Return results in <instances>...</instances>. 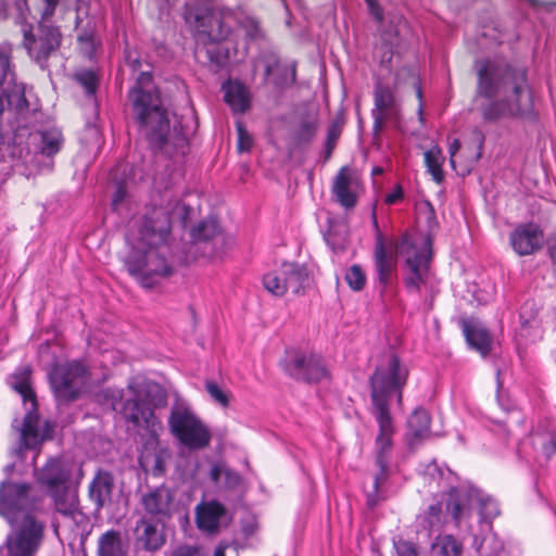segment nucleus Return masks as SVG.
<instances>
[{"label": "nucleus", "instance_id": "052dcab7", "mask_svg": "<svg viewBox=\"0 0 556 556\" xmlns=\"http://www.w3.org/2000/svg\"><path fill=\"white\" fill-rule=\"evenodd\" d=\"M227 548V545H224V544H219L215 551H214V556H226L225 555V551Z\"/></svg>", "mask_w": 556, "mask_h": 556}, {"label": "nucleus", "instance_id": "6e6552de", "mask_svg": "<svg viewBox=\"0 0 556 556\" xmlns=\"http://www.w3.org/2000/svg\"><path fill=\"white\" fill-rule=\"evenodd\" d=\"M62 41L60 28L50 21L38 20L37 26L23 27V47L28 56L42 70L48 67L49 58L55 53Z\"/></svg>", "mask_w": 556, "mask_h": 556}, {"label": "nucleus", "instance_id": "37998d69", "mask_svg": "<svg viewBox=\"0 0 556 556\" xmlns=\"http://www.w3.org/2000/svg\"><path fill=\"white\" fill-rule=\"evenodd\" d=\"M219 231V225L216 219H205L191 230V237L194 241H208L215 238Z\"/></svg>", "mask_w": 556, "mask_h": 556}, {"label": "nucleus", "instance_id": "4be33fe9", "mask_svg": "<svg viewBox=\"0 0 556 556\" xmlns=\"http://www.w3.org/2000/svg\"><path fill=\"white\" fill-rule=\"evenodd\" d=\"M137 542L141 547L149 552L159 551L166 542L163 528L147 518L138 520L136 526Z\"/></svg>", "mask_w": 556, "mask_h": 556}, {"label": "nucleus", "instance_id": "b1692460", "mask_svg": "<svg viewBox=\"0 0 556 556\" xmlns=\"http://www.w3.org/2000/svg\"><path fill=\"white\" fill-rule=\"evenodd\" d=\"M446 495V514L451 516L455 526L459 527L463 519L470 517L471 496L467 491L457 488H451Z\"/></svg>", "mask_w": 556, "mask_h": 556}, {"label": "nucleus", "instance_id": "aec40b11", "mask_svg": "<svg viewBox=\"0 0 556 556\" xmlns=\"http://www.w3.org/2000/svg\"><path fill=\"white\" fill-rule=\"evenodd\" d=\"M174 494L164 484L142 494L140 503L144 511L153 517H170Z\"/></svg>", "mask_w": 556, "mask_h": 556}, {"label": "nucleus", "instance_id": "bf43d9fd", "mask_svg": "<svg viewBox=\"0 0 556 556\" xmlns=\"http://www.w3.org/2000/svg\"><path fill=\"white\" fill-rule=\"evenodd\" d=\"M459 148H460L459 140L458 139H454V141L451 143L450 149H448V152H450V163H451L452 167H455L454 156L457 153V151L459 150Z\"/></svg>", "mask_w": 556, "mask_h": 556}, {"label": "nucleus", "instance_id": "4c0bfd02", "mask_svg": "<svg viewBox=\"0 0 556 556\" xmlns=\"http://www.w3.org/2000/svg\"><path fill=\"white\" fill-rule=\"evenodd\" d=\"M378 468L379 471L374 477L372 490L366 494V504L369 508H375L380 502L386 500L384 491L381 490V486L388 480L389 465L378 466Z\"/></svg>", "mask_w": 556, "mask_h": 556}, {"label": "nucleus", "instance_id": "f3484780", "mask_svg": "<svg viewBox=\"0 0 556 556\" xmlns=\"http://www.w3.org/2000/svg\"><path fill=\"white\" fill-rule=\"evenodd\" d=\"M28 483L2 481L0 483V515L11 521L17 513L29 506Z\"/></svg>", "mask_w": 556, "mask_h": 556}, {"label": "nucleus", "instance_id": "473e14b6", "mask_svg": "<svg viewBox=\"0 0 556 556\" xmlns=\"http://www.w3.org/2000/svg\"><path fill=\"white\" fill-rule=\"evenodd\" d=\"M351 176L348 167H342L334 177L332 192L337 201L345 208H353L357 203L354 191L351 190Z\"/></svg>", "mask_w": 556, "mask_h": 556}, {"label": "nucleus", "instance_id": "f257e3e1", "mask_svg": "<svg viewBox=\"0 0 556 556\" xmlns=\"http://www.w3.org/2000/svg\"><path fill=\"white\" fill-rule=\"evenodd\" d=\"M132 122L151 149L169 157L186 155L192 130L176 119L170 125L168 109L152 71H140L127 92Z\"/></svg>", "mask_w": 556, "mask_h": 556}, {"label": "nucleus", "instance_id": "c756f323", "mask_svg": "<svg viewBox=\"0 0 556 556\" xmlns=\"http://www.w3.org/2000/svg\"><path fill=\"white\" fill-rule=\"evenodd\" d=\"M59 2L60 0H16V7L22 16L27 13L35 20L50 21Z\"/></svg>", "mask_w": 556, "mask_h": 556}, {"label": "nucleus", "instance_id": "a19ab883", "mask_svg": "<svg viewBox=\"0 0 556 556\" xmlns=\"http://www.w3.org/2000/svg\"><path fill=\"white\" fill-rule=\"evenodd\" d=\"M283 264L278 270L267 273L263 277V285L265 289L274 295L281 296L287 293L285 285Z\"/></svg>", "mask_w": 556, "mask_h": 556}, {"label": "nucleus", "instance_id": "f03ea898", "mask_svg": "<svg viewBox=\"0 0 556 556\" xmlns=\"http://www.w3.org/2000/svg\"><path fill=\"white\" fill-rule=\"evenodd\" d=\"M477 96L490 100L481 108L486 123L534 115L533 92L527 68L505 61L485 59L476 63Z\"/></svg>", "mask_w": 556, "mask_h": 556}, {"label": "nucleus", "instance_id": "bb28decb", "mask_svg": "<svg viewBox=\"0 0 556 556\" xmlns=\"http://www.w3.org/2000/svg\"><path fill=\"white\" fill-rule=\"evenodd\" d=\"M463 332L470 348L486 356L491 350L492 339L489 331L470 319H463Z\"/></svg>", "mask_w": 556, "mask_h": 556}, {"label": "nucleus", "instance_id": "a878e982", "mask_svg": "<svg viewBox=\"0 0 556 556\" xmlns=\"http://www.w3.org/2000/svg\"><path fill=\"white\" fill-rule=\"evenodd\" d=\"M224 100L233 113H245L251 106V94L249 89L241 83L227 81L222 87Z\"/></svg>", "mask_w": 556, "mask_h": 556}, {"label": "nucleus", "instance_id": "72a5a7b5", "mask_svg": "<svg viewBox=\"0 0 556 556\" xmlns=\"http://www.w3.org/2000/svg\"><path fill=\"white\" fill-rule=\"evenodd\" d=\"M54 503L58 513L65 517L75 518L78 513V496L71 485L65 489L54 490L48 493Z\"/></svg>", "mask_w": 556, "mask_h": 556}, {"label": "nucleus", "instance_id": "49530a36", "mask_svg": "<svg viewBox=\"0 0 556 556\" xmlns=\"http://www.w3.org/2000/svg\"><path fill=\"white\" fill-rule=\"evenodd\" d=\"M345 281L354 291H361L366 286V274L363 268L354 264L345 273Z\"/></svg>", "mask_w": 556, "mask_h": 556}, {"label": "nucleus", "instance_id": "cd10ccee", "mask_svg": "<svg viewBox=\"0 0 556 556\" xmlns=\"http://www.w3.org/2000/svg\"><path fill=\"white\" fill-rule=\"evenodd\" d=\"M210 477L223 491L241 493L244 490L242 476L231 468L216 464L212 466Z\"/></svg>", "mask_w": 556, "mask_h": 556}, {"label": "nucleus", "instance_id": "58836bf2", "mask_svg": "<svg viewBox=\"0 0 556 556\" xmlns=\"http://www.w3.org/2000/svg\"><path fill=\"white\" fill-rule=\"evenodd\" d=\"M446 522L443 502L431 504L422 516V525L429 530H439Z\"/></svg>", "mask_w": 556, "mask_h": 556}, {"label": "nucleus", "instance_id": "3c124183", "mask_svg": "<svg viewBox=\"0 0 556 556\" xmlns=\"http://www.w3.org/2000/svg\"><path fill=\"white\" fill-rule=\"evenodd\" d=\"M540 308L536 306L535 302L532 300L526 301L521 307L519 313L520 324L522 326H528L539 315Z\"/></svg>", "mask_w": 556, "mask_h": 556}, {"label": "nucleus", "instance_id": "4d7b16f0", "mask_svg": "<svg viewBox=\"0 0 556 556\" xmlns=\"http://www.w3.org/2000/svg\"><path fill=\"white\" fill-rule=\"evenodd\" d=\"M547 253L552 260L553 265L556 266V235L552 236L547 241Z\"/></svg>", "mask_w": 556, "mask_h": 556}, {"label": "nucleus", "instance_id": "c03bdc74", "mask_svg": "<svg viewBox=\"0 0 556 556\" xmlns=\"http://www.w3.org/2000/svg\"><path fill=\"white\" fill-rule=\"evenodd\" d=\"M318 130L316 121H303L300 123L293 134V139L298 146L308 144L313 141Z\"/></svg>", "mask_w": 556, "mask_h": 556}, {"label": "nucleus", "instance_id": "79ce46f5", "mask_svg": "<svg viewBox=\"0 0 556 556\" xmlns=\"http://www.w3.org/2000/svg\"><path fill=\"white\" fill-rule=\"evenodd\" d=\"M74 79L84 89L87 97L96 96L99 86V76L92 70H80L75 73Z\"/></svg>", "mask_w": 556, "mask_h": 556}, {"label": "nucleus", "instance_id": "13d9d810", "mask_svg": "<svg viewBox=\"0 0 556 556\" xmlns=\"http://www.w3.org/2000/svg\"><path fill=\"white\" fill-rule=\"evenodd\" d=\"M543 450L547 456L553 455L556 452V437L552 435L544 444Z\"/></svg>", "mask_w": 556, "mask_h": 556}, {"label": "nucleus", "instance_id": "dca6fc26", "mask_svg": "<svg viewBox=\"0 0 556 556\" xmlns=\"http://www.w3.org/2000/svg\"><path fill=\"white\" fill-rule=\"evenodd\" d=\"M509 243L519 256L532 255L543 248L544 231L532 222L519 224L509 233Z\"/></svg>", "mask_w": 556, "mask_h": 556}, {"label": "nucleus", "instance_id": "c9c22d12", "mask_svg": "<svg viewBox=\"0 0 556 556\" xmlns=\"http://www.w3.org/2000/svg\"><path fill=\"white\" fill-rule=\"evenodd\" d=\"M424 157L427 172L431 175L434 182L441 185L445 178L442 169L445 157L442 149L438 146H433L424 153Z\"/></svg>", "mask_w": 556, "mask_h": 556}, {"label": "nucleus", "instance_id": "ddd939ff", "mask_svg": "<svg viewBox=\"0 0 556 556\" xmlns=\"http://www.w3.org/2000/svg\"><path fill=\"white\" fill-rule=\"evenodd\" d=\"M113 407L134 428H143L151 435H156L159 430L162 429V424L155 416L153 408L139 397L125 400L121 403V408H117L116 403L113 404Z\"/></svg>", "mask_w": 556, "mask_h": 556}, {"label": "nucleus", "instance_id": "c85d7f7f", "mask_svg": "<svg viewBox=\"0 0 556 556\" xmlns=\"http://www.w3.org/2000/svg\"><path fill=\"white\" fill-rule=\"evenodd\" d=\"M10 387L16 391L23 399L24 404H31L37 402L35 391L31 387V368L30 366H23L9 377Z\"/></svg>", "mask_w": 556, "mask_h": 556}, {"label": "nucleus", "instance_id": "4468645a", "mask_svg": "<svg viewBox=\"0 0 556 556\" xmlns=\"http://www.w3.org/2000/svg\"><path fill=\"white\" fill-rule=\"evenodd\" d=\"M401 115V105L391 87L380 83L375 85L374 89V109L371 116L374 118L372 131L378 135L384 121H399Z\"/></svg>", "mask_w": 556, "mask_h": 556}, {"label": "nucleus", "instance_id": "de8ad7c7", "mask_svg": "<svg viewBox=\"0 0 556 556\" xmlns=\"http://www.w3.org/2000/svg\"><path fill=\"white\" fill-rule=\"evenodd\" d=\"M341 125L338 122H332L327 129V137L325 141V161H328L336 148L337 141L341 136Z\"/></svg>", "mask_w": 556, "mask_h": 556}, {"label": "nucleus", "instance_id": "a18cd8bd", "mask_svg": "<svg viewBox=\"0 0 556 556\" xmlns=\"http://www.w3.org/2000/svg\"><path fill=\"white\" fill-rule=\"evenodd\" d=\"M437 545L440 556H460L463 552L462 543L451 534L439 538Z\"/></svg>", "mask_w": 556, "mask_h": 556}, {"label": "nucleus", "instance_id": "e433bc0d", "mask_svg": "<svg viewBox=\"0 0 556 556\" xmlns=\"http://www.w3.org/2000/svg\"><path fill=\"white\" fill-rule=\"evenodd\" d=\"M408 433L416 440L428 437L430 431V416L422 408L415 409L407 421Z\"/></svg>", "mask_w": 556, "mask_h": 556}, {"label": "nucleus", "instance_id": "7c9ffc66", "mask_svg": "<svg viewBox=\"0 0 556 556\" xmlns=\"http://www.w3.org/2000/svg\"><path fill=\"white\" fill-rule=\"evenodd\" d=\"M278 70L279 76L274 79V84L277 87L286 88L292 86L296 80V67L295 64H291L290 66H281L279 59L271 54L265 58V73L264 80H268V78L274 74V72Z\"/></svg>", "mask_w": 556, "mask_h": 556}, {"label": "nucleus", "instance_id": "0eeeda50", "mask_svg": "<svg viewBox=\"0 0 556 556\" xmlns=\"http://www.w3.org/2000/svg\"><path fill=\"white\" fill-rule=\"evenodd\" d=\"M168 427L178 442L190 451L203 450L211 443L208 427L185 404L172 407Z\"/></svg>", "mask_w": 556, "mask_h": 556}, {"label": "nucleus", "instance_id": "423d86ee", "mask_svg": "<svg viewBox=\"0 0 556 556\" xmlns=\"http://www.w3.org/2000/svg\"><path fill=\"white\" fill-rule=\"evenodd\" d=\"M395 253L405 257V266L408 269L403 281L409 292H420V288L426 283L429 275V267L432 256L431 242L427 240L425 244L418 248L412 236L404 232L394 241Z\"/></svg>", "mask_w": 556, "mask_h": 556}, {"label": "nucleus", "instance_id": "20e7f679", "mask_svg": "<svg viewBox=\"0 0 556 556\" xmlns=\"http://www.w3.org/2000/svg\"><path fill=\"white\" fill-rule=\"evenodd\" d=\"M185 20L195 30V55H203L216 71L226 67L230 59V48L226 42L230 27L208 0H188Z\"/></svg>", "mask_w": 556, "mask_h": 556}, {"label": "nucleus", "instance_id": "864d4df0", "mask_svg": "<svg viewBox=\"0 0 556 556\" xmlns=\"http://www.w3.org/2000/svg\"><path fill=\"white\" fill-rule=\"evenodd\" d=\"M396 556H418L415 546L409 542L395 545Z\"/></svg>", "mask_w": 556, "mask_h": 556}, {"label": "nucleus", "instance_id": "69168bd1", "mask_svg": "<svg viewBox=\"0 0 556 556\" xmlns=\"http://www.w3.org/2000/svg\"><path fill=\"white\" fill-rule=\"evenodd\" d=\"M416 94L418 97L419 100H421L422 98V91H421V87L420 86H417L416 88Z\"/></svg>", "mask_w": 556, "mask_h": 556}, {"label": "nucleus", "instance_id": "39448f33", "mask_svg": "<svg viewBox=\"0 0 556 556\" xmlns=\"http://www.w3.org/2000/svg\"><path fill=\"white\" fill-rule=\"evenodd\" d=\"M407 379L408 369L399 356L393 352L387 354L369 378L371 412L390 413L393 395L401 403Z\"/></svg>", "mask_w": 556, "mask_h": 556}, {"label": "nucleus", "instance_id": "680f3d73", "mask_svg": "<svg viewBox=\"0 0 556 556\" xmlns=\"http://www.w3.org/2000/svg\"><path fill=\"white\" fill-rule=\"evenodd\" d=\"M129 65L132 68L134 72L138 71L141 67V62L139 59H129Z\"/></svg>", "mask_w": 556, "mask_h": 556}, {"label": "nucleus", "instance_id": "7ed1b4c3", "mask_svg": "<svg viewBox=\"0 0 556 556\" xmlns=\"http://www.w3.org/2000/svg\"><path fill=\"white\" fill-rule=\"evenodd\" d=\"M172 230L169 212L162 206H153L142 218L139 233L148 249L132 250L125 258V266L142 288H154L161 278L172 276L173 268L156 248L166 242Z\"/></svg>", "mask_w": 556, "mask_h": 556}, {"label": "nucleus", "instance_id": "a211bd4d", "mask_svg": "<svg viewBox=\"0 0 556 556\" xmlns=\"http://www.w3.org/2000/svg\"><path fill=\"white\" fill-rule=\"evenodd\" d=\"M231 517L222 503L216 500L201 502L195 507V523L200 531L207 534H217L222 528L227 527Z\"/></svg>", "mask_w": 556, "mask_h": 556}, {"label": "nucleus", "instance_id": "09e8293b", "mask_svg": "<svg viewBox=\"0 0 556 556\" xmlns=\"http://www.w3.org/2000/svg\"><path fill=\"white\" fill-rule=\"evenodd\" d=\"M205 390L211 396V399L220 406L227 407L229 405L228 392L223 390L215 381L207 380L205 382Z\"/></svg>", "mask_w": 556, "mask_h": 556}, {"label": "nucleus", "instance_id": "774afa93", "mask_svg": "<svg viewBox=\"0 0 556 556\" xmlns=\"http://www.w3.org/2000/svg\"><path fill=\"white\" fill-rule=\"evenodd\" d=\"M374 174H380L382 173V168L380 167H375L374 170H372Z\"/></svg>", "mask_w": 556, "mask_h": 556}, {"label": "nucleus", "instance_id": "338daca9", "mask_svg": "<svg viewBox=\"0 0 556 556\" xmlns=\"http://www.w3.org/2000/svg\"><path fill=\"white\" fill-rule=\"evenodd\" d=\"M418 114H419L420 122H422L424 121V115H422V104L421 103L419 104V108H418Z\"/></svg>", "mask_w": 556, "mask_h": 556}, {"label": "nucleus", "instance_id": "ea45409f", "mask_svg": "<svg viewBox=\"0 0 556 556\" xmlns=\"http://www.w3.org/2000/svg\"><path fill=\"white\" fill-rule=\"evenodd\" d=\"M144 396L148 400V406L153 408H162L167 405L168 395L165 389L155 382H148L143 388Z\"/></svg>", "mask_w": 556, "mask_h": 556}, {"label": "nucleus", "instance_id": "e2e57ef3", "mask_svg": "<svg viewBox=\"0 0 556 556\" xmlns=\"http://www.w3.org/2000/svg\"><path fill=\"white\" fill-rule=\"evenodd\" d=\"M181 210H182V212H184V214H182V223H184V225H186V223H187V217H188V215H189V210H190V208H189V206H187L186 204H181Z\"/></svg>", "mask_w": 556, "mask_h": 556}, {"label": "nucleus", "instance_id": "5fc2aeb1", "mask_svg": "<svg viewBox=\"0 0 556 556\" xmlns=\"http://www.w3.org/2000/svg\"><path fill=\"white\" fill-rule=\"evenodd\" d=\"M404 198V192H403V188L401 187V185H396L394 187V189L387 194L386 197V203L389 204V205H392V204H395L397 202H400L401 200H403Z\"/></svg>", "mask_w": 556, "mask_h": 556}, {"label": "nucleus", "instance_id": "2f4dec72", "mask_svg": "<svg viewBox=\"0 0 556 556\" xmlns=\"http://www.w3.org/2000/svg\"><path fill=\"white\" fill-rule=\"evenodd\" d=\"M283 275L285 285L287 292L290 291L293 294H300L309 285V275L305 265L298 263H283Z\"/></svg>", "mask_w": 556, "mask_h": 556}, {"label": "nucleus", "instance_id": "8fccbe9b", "mask_svg": "<svg viewBox=\"0 0 556 556\" xmlns=\"http://www.w3.org/2000/svg\"><path fill=\"white\" fill-rule=\"evenodd\" d=\"M236 129L238 134L237 150L240 153L250 152L253 147V137L241 121L236 122Z\"/></svg>", "mask_w": 556, "mask_h": 556}, {"label": "nucleus", "instance_id": "393cba45", "mask_svg": "<svg viewBox=\"0 0 556 556\" xmlns=\"http://www.w3.org/2000/svg\"><path fill=\"white\" fill-rule=\"evenodd\" d=\"M29 113V103L25 92L14 88L0 94V118L9 121L11 117H25Z\"/></svg>", "mask_w": 556, "mask_h": 556}, {"label": "nucleus", "instance_id": "6e6d98bb", "mask_svg": "<svg viewBox=\"0 0 556 556\" xmlns=\"http://www.w3.org/2000/svg\"><path fill=\"white\" fill-rule=\"evenodd\" d=\"M125 197L126 189L124 186L119 185L112 197V205L117 207L124 201Z\"/></svg>", "mask_w": 556, "mask_h": 556}, {"label": "nucleus", "instance_id": "f8f14e48", "mask_svg": "<svg viewBox=\"0 0 556 556\" xmlns=\"http://www.w3.org/2000/svg\"><path fill=\"white\" fill-rule=\"evenodd\" d=\"M372 224L376 229L374 244V268L377 276L378 288L380 294H383L388 287L391 286L396 278V267L399 256L395 252L388 251L387 242L383 233L380 231L377 217L372 215Z\"/></svg>", "mask_w": 556, "mask_h": 556}, {"label": "nucleus", "instance_id": "9d476101", "mask_svg": "<svg viewBox=\"0 0 556 556\" xmlns=\"http://www.w3.org/2000/svg\"><path fill=\"white\" fill-rule=\"evenodd\" d=\"M45 522L27 513L7 538L9 556H35L45 538Z\"/></svg>", "mask_w": 556, "mask_h": 556}, {"label": "nucleus", "instance_id": "5701e85b", "mask_svg": "<svg viewBox=\"0 0 556 556\" xmlns=\"http://www.w3.org/2000/svg\"><path fill=\"white\" fill-rule=\"evenodd\" d=\"M39 414H38V402L34 403V406L29 404L27 412L23 418L21 431V439L26 448L35 450L50 437L43 433L39 435Z\"/></svg>", "mask_w": 556, "mask_h": 556}, {"label": "nucleus", "instance_id": "2eb2a0df", "mask_svg": "<svg viewBox=\"0 0 556 556\" xmlns=\"http://www.w3.org/2000/svg\"><path fill=\"white\" fill-rule=\"evenodd\" d=\"M71 480L72 465L61 456L49 457L46 464L36 472L37 483L47 493L70 486Z\"/></svg>", "mask_w": 556, "mask_h": 556}, {"label": "nucleus", "instance_id": "0e129e2a", "mask_svg": "<svg viewBox=\"0 0 556 556\" xmlns=\"http://www.w3.org/2000/svg\"><path fill=\"white\" fill-rule=\"evenodd\" d=\"M7 0H0V18L5 16Z\"/></svg>", "mask_w": 556, "mask_h": 556}, {"label": "nucleus", "instance_id": "412c9836", "mask_svg": "<svg viewBox=\"0 0 556 556\" xmlns=\"http://www.w3.org/2000/svg\"><path fill=\"white\" fill-rule=\"evenodd\" d=\"M114 486L112 472L101 468L96 471L88 485V497L97 511H100L105 505L112 502Z\"/></svg>", "mask_w": 556, "mask_h": 556}, {"label": "nucleus", "instance_id": "f704fd0d", "mask_svg": "<svg viewBox=\"0 0 556 556\" xmlns=\"http://www.w3.org/2000/svg\"><path fill=\"white\" fill-rule=\"evenodd\" d=\"M98 556H126L119 531L108 530L99 538Z\"/></svg>", "mask_w": 556, "mask_h": 556}, {"label": "nucleus", "instance_id": "1a4fd4ad", "mask_svg": "<svg viewBox=\"0 0 556 556\" xmlns=\"http://www.w3.org/2000/svg\"><path fill=\"white\" fill-rule=\"evenodd\" d=\"M89 371L80 361L59 364L50 372V383L59 402L71 403L80 397Z\"/></svg>", "mask_w": 556, "mask_h": 556}, {"label": "nucleus", "instance_id": "9b49d317", "mask_svg": "<svg viewBox=\"0 0 556 556\" xmlns=\"http://www.w3.org/2000/svg\"><path fill=\"white\" fill-rule=\"evenodd\" d=\"M283 371L298 381L317 383L329 377V371L321 356L298 350L286 352L281 359Z\"/></svg>", "mask_w": 556, "mask_h": 556}, {"label": "nucleus", "instance_id": "6ab92c4d", "mask_svg": "<svg viewBox=\"0 0 556 556\" xmlns=\"http://www.w3.org/2000/svg\"><path fill=\"white\" fill-rule=\"evenodd\" d=\"M377 424L378 434L375 440V463L377 466L390 464L393 452V435L395 433L391 413L371 412Z\"/></svg>", "mask_w": 556, "mask_h": 556}, {"label": "nucleus", "instance_id": "603ef678", "mask_svg": "<svg viewBox=\"0 0 556 556\" xmlns=\"http://www.w3.org/2000/svg\"><path fill=\"white\" fill-rule=\"evenodd\" d=\"M77 41L80 46V49L84 51L85 54L87 55H92L97 49V43H96V37H94V33L90 29H85L83 30L78 36H77Z\"/></svg>", "mask_w": 556, "mask_h": 556}]
</instances>
